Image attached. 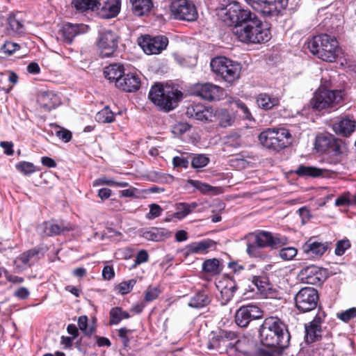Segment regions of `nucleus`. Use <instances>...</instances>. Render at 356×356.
Masks as SVG:
<instances>
[{
    "label": "nucleus",
    "instance_id": "1",
    "mask_svg": "<svg viewBox=\"0 0 356 356\" xmlns=\"http://www.w3.org/2000/svg\"><path fill=\"white\" fill-rule=\"evenodd\" d=\"M223 21L232 26L233 35L244 43H262L268 41L270 33L261 20L250 10L243 9L237 2L227 5L223 10Z\"/></svg>",
    "mask_w": 356,
    "mask_h": 356
},
{
    "label": "nucleus",
    "instance_id": "2",
    "mask_svg": "<svg viewBox=\"0 0 356 356\" xmlns=\"http://www.w3.org/2000/svg\"><path fill=\"white\" fill-rule=\"evenodd\" d=\"M259 337L264 346L280 349L287 348L291 338L285 323L274 316L264 321L259 329Z\"/></svg>",
    "mask_w": 356,
    "mask_h": 356
},
{
    "label": "nucleus",
    "instance_id": "3",
    "mask_svg": "<svg viewBox=\"0 0 356 356\" xmlns=\"http://www.w3.org/2000/svg\"><path fill=\"white\" fill-rule=\"evenodd\" d=\"M148 97L160 110L169 112L177 106L183 94L175 87L156 83L151 87Z\"/></svg>",
    "mask_w": 356,
    "mask_h": 356
},
{
    "label": "nucleus",
    "instance_id": "4",
    "mask_svg": "<svg viewBox=\"0 0 356 356\" xmlns=\"http://www.w3.org/2000/svg\"><path fill=\"white\" fill-rule=\"evenodd\" d=\"M245 238L247 240L246 252L252 257L259 256L260 248H277L278 246L285 245L288 241L285 236H281L279 234L273 235L269 232L260 230L248 234Z\"/></svg>",
    "mask_w": 356,
    "mask_h": 356
},
{
    "label": "nucleus",
    "instance_id": "5",
    "mask_svg": "<svg viewBox=\"0 0 356 356\" xmlns=\"http://www.w3.org/2000/svg\"><path fill=\"white\" fill-rule=\"evenodd\" d=\"M308 49L318 58L333 62L339 54V45L336 38L327 34L314 36L308 43Z\"/></svg>",
    "mask_w": 356,
    "mask_h": 356
},
{
    "label": "nucleus",
    "instance_id": "6",
    "mask_svg": "<svg viewBox=\"0 0 356 356\" xmlns=\"http://www.w3.org/2000/svg\"><path fill=\"white\" fill-rule=\"evenodd\" d=\"M258 138L263 147L279 152L291 144V135L286 129H268L261 132Z\"/></svg>",
    "mask_w": 356,
    "mask_h": 356
},
{
    "label": "nucleus",
    "instance_id": "7",
    "mask_svg": "<svg viewBox=\"0 0 356 356\" xmlns=\"http://www.w3.org/2000/svg\"><path fill=\"white\" fill-rule=\"evenodd\" d=\"M210 65L211 70L226 82L232 83L239 78L240 64L225 56L213 58Z\"/></svg>",
    "mask_w": 356,
    "mask_h": 356
},
{
    "label": "nucleus",
    "instance_id": "8",
    "mask_svg": "<svg viewBox=\"0 0 356 356\" xmlns=\"http://www.w3.org/2000/svg\"><path fill=\"white\" fill-rule=\"evenodd\" d=\"M343 98L341 90H328L320 87L314 94L309 104L315 111H322L336 106Z\"/></svg>",
    "mask_w": 356,
    "mask_h": 356
},
{
    "label": "nucleus",
    "instance_id": "9",
    "mask_svg": "<svg viewBox=\"0 0 356 356\" xmlns=\"http://www.w3.org/2000/svg\"><path fill=\"white\" fill-rule=\"evenodd\" d=\"M254 10L265 17L277 16L288 5V0H245Z\"/></svg>",
    "mask_w": 356,
    "mask_h": 356
},
{
    "label": "nucleus",
    "instance_id": "10",
    "mask_svg": "<svg viewBox=\"0 0 356 356\" xmlns=\"http://www.w3.org/2000/svg\"><path fill=\"white\" fill-rule=\"evenodd\" d=\"M315 147L318 151H328L334 156H339L343 154L347 149L346 144L344 141L328 134L317 136L315 141Z\"/></svg>",
    "mask_w": 356,
    "mask_h": 356
},
{
    "label": "nucleus",
    "instance_id": "11",
    "mask_svg": "<svg viewBox=\"0 0 356 356\" xmlns=\"http://www.w3.org/2000/svg\"><path fill=\"white\" fill-rule=\"evenodd\" d=\"M318 299L316 289L313 287H304L295 296L296 307L302 313L309 312L316 308Z\"/></svg>",
    "mask_w": 356,
    "mask_h": 356
},
{
    "label": "nucleus",
    "instance_id": "12",
    "mask_svg": "<svg viewBox=\"0 0 356 356\" xmlns=\"http://www.w3.org/2000/svg\"><path fill=\"white\" fill-rule=\"evenodd\" d=\"M170 11L175 19L188 22L195 21L197 12L193 3L188 0H176L170 6Z\"/></svg>",
    "mask_w": 356,
    "mask_h": 356
},
{
    "label": "nucleus",
    "instance_id": "13",
    "mask_svg": "<svg viewBox=\"0 0 356 356\" xmlns=\"http://www.w3.org/2000/svg\"><path fill=\"white\" fill-rule=\"evenodd\" d=\"M263 316L260 308L254 305L240 307L235 314V323L241 327H247L252 320L259 319Z\"/></svg>",
    "mask_w": 356,
    "mask_h": 356
},
{
    "label": "nucleus",
    "instance_id": "14",
    "mask_svg": "<svg viewBox=\"0 0 356 356\" xmlns=\"http://www.w3.org/2000/svg\"><path fill=\"white\" fill-rule=\"evenodd\" d=\"M300 280L306 284L320 285L327 278L325 269L315 265H309L302 268L298 273Z\"/></svg>",
    "mask_w": 356,
    "mask_h": 356
},
{
    "label": "nucleus",
    "instance_id": "15",
    "mask_svg": "<svg viewBox=\"0 0 356 356\" xmlns=\"http://www.w3.org/2000/svg\"><path fill=\"white\" fill-rule=\"evenodd\" d=\"M138 43L147 54H159L166 48L168 39L163 35L152 37L146 35L143 36Z\"/></svg>",
    "mask_w": 356,
    "mask_h": 356
},
{
    "label": "nucleus",
    "instance_id": "16",
    "mask_svg": "<svg viewBox=\"0 0 356 356\" xmlns=\"http://www.w3.org/2000/svg\"><path fill=\"white\" fill-rule=\"evenodd\" d=\"M118 36L111 31L106 30L100 34L98 46L102 58L109 57L113 54L118 47Z\"/></svg>",
    "mask_w": 356,
    "mask_h": 356
},
{
    "label": "nucleus",
    "instance_id": "17",
    "mask_svg": "<svg viewBox=\"0 0 356 356\" xmlns=\"http://www.w3.org/2000/svg\"><path fill=\"white\" fill-rule=\"evenodd\" d=\"M38 229L47 236H54L71 231L73 228L67 221L51 220L40 225Z\"/></svg>",
    "mask_w": 356,
    "mask_h": 356
},
{
    "label": "nucleus",
    "instance_id": "18",
    "mask_svg": "<svg viewBox=\"0 0 356 356\" xmlns=\"http://www.w3.org/2000/svg\"><path fill=\"white\" fill-rule=\"evenodd\" d=\"M223 89L216 85L205 83L197 84L193 94L208 101L218 100L223 95Z\"/></svg>",
    "mask_w": 356,
    "mask_h": 356
},
{
    "label": "nucleus",
    "instance_id": "19",
    "mask_svg": "<svg viewBox=\"0 0 356 356\" xmlns=\"http://www.w3.org/2000/svg\"><path fill=\"white\" fill-rule=\"evenodd\" d=\"M236 339L234 332L220 330L218 332H211L209 336L207 347L209 350H215L220 347L228 348V342Z\"/></svg>",
    "mask_w": 356,
    "mask_h": 356
},
{
    "label": "nucleus",
    "instance_id": "20",
    "mask_svg": "<svg viewBox=\"0 0 356 356\" xmlns=\"http://www.w3.org/2000/svg\"><path fill=\"white\" fill-rule=\"evenodd\" d=\"M330 245V242L320 241L316 237H311L302 245V250L307 255L321 257L329 249Z\"/></svg>",
    "mask_w": 356,
    "mask_h": 356
},
{
    "label": "nucleus",
    "instance_id": "21",
    "mask_svg": "<svg viewBox=\"0 0 356 356\" xmlns=\"http://www.w3.org/2000/svg\"><path fill=\"white\" fill-rule=\"evenodd\" d=\"M186 115L197 120L211 121L214 117L213 110L202 104H191L186 108Z\"/></svg>",
    "mask_w": 356,
    "mask_h": 356
},
{
    "label": "nucleus",
    "instance_id": "22",
    "mask_svg": "<svg viewBox=\"0 0 356 356\" xmlns=\"http://www.w3.org/2000/svg\"><path fill=\"white\" fill-rule=\"evenodd\" d=\"M140 86V80L134 73L123 74L122 77L118 80L116 87L123 91L133 92L138 90Z\"/></svg>",
    "mask_w": 356,
    "mask_h": 356
},
{
    "label": "nucleus",
    "instance_id": "23",
    "mask_svg": "<svg viewBox=\"0 0 356 356\" xmlns=\"http://www.w3.org/2000/svg\"><path fill=\"white\" fill-rule=\"evenodd\" d=\"M88 29V26L83 24H73L67 23L62 28L61 36L65 43L71 44L74 37L87 32Z\"/></svg>",
    "mask_w": 356,
    "mask_h": 356
},
{
    "label": "nucleus",
    "instance_id": "24",
    "mask_svg": "<svg viewBox=\"0 0 356 356\" xmlns=\"http://www.w3.org/2000/svg\"><path fill=\"white\" fill-rule=\"evenodd\" d=\"M38 103L45 111L56 108L60 103L59 97L53 91L41 92L38 97Z\"/></svg>",
    "mask_w": 356,
    "mask_h": 356
},
{
    "label": "nucleus",
    "instance_id": "25",
    "mask_svg": "<svg viewBox=\"0 0 356 356\" xmlns=\"http://www.w3.org/2000/svg\"><path fill=\"white\" fill-rule=\"evenodd\" d=\"M140 236L147 241L159 242L170 237L171 232L165 228L151 227L142 229Z\"/></svg>",
    "mask_w": 356,
    "mask_h": 356
},
{
    "label": "nucleus",
    "instance_id": "26",
    "mask_svg": "<svg viewBox=\"0 0 356 356\" xmlns=\"http://www.w3.org/2000/svg\"><path fill=\"white\" fill-rule=\"evenodd\" d=\"M131 12L136 17L147 16L153 8L152 0H129Z\"/></svg>",
    "mask_w": 356,
    "mask_h": 356
},
{
    "label": "nucleus",
    "instance_id": "27",
    "mask_svg": "<svg viewBox=\"0 0 356 356\" xmlns=\"http://www.w3.org/2000/svg\"><path fill=\"white\" fill-rule=\"evenodd\" d=\"M121 7V0H107L101 7L99 15L104 19H111L116 17Z\"/></svg>",
    "mask_w": 356,
    "mask_h": 356
},
{
    "label": "nucleus",
    "instance_id": "28",
    "mask_svg": "<svg viewBox=\"0 0 356 356\" xmlns=\"http://www.w3.org/2000/svg\"><path fill=\"white\" fill-rule=\"evenodd\" d=\"M356 121L348 118H343L339 122L333 124L334 131L343 136H349L355 129Z\"/></svg>",
    "mask_w": 356,
    "mask_h": 356
},
{
    "label": "nucleus",
    "instance_id": "29",
    "mask_svg": "<svg viewBox=\"0 0 356 356\" xmlns=\"http://www.w3.org/2000/svg\"><path fill=\"white\" fill-rule=\"evenodd\" d=\"M256 102L259 108L268 111L278 106L280 99L276 96L262 92L257 95Z\"/></svg>",
    "mask_w": 356,
    "mask_h": 356
},
{
    "label": "nucleus",
    "instance_id": "30",
    "mask_svg": "<svg viewBox=\"0 0 356 356\" xmlns=\"http://www.w3.org/2000/svg\"><path fill=\"white\" fill-rule=\"evenodd\" d=\"M124 73L123 65L114 63L106 67L104 70V76L110 81L118 83V80L121 79Z\"/></svg>",
    "mask_w": 356,
    "mask_h": 356
},
{
    "label": "nucleus",
    "instance_id": "31",
    "mask_svg": "<svg viewBox=\"0 0 356 356\" xmlns=\"http://www.w3.org/2000/svg\"><path fill=\"white\" fill-rule=\"evenodd\" d=\"M214 244L215 243L210 239L192 243L191 244L187 245L186 253L190 254L204 252L207 249L212 247Z\"/></svg>",
    "mask_w": 356,
    "mask_h": 356
},
{
    "label": "nucleus",
    "instance_id": "32",
    "mask_svg": "<svg viewBox=\"0 0 356 356\" xmlns=\"http://www.w3.org/2000/svg\"><path fill=\"white\" fill-rule=\"evenodd\" d=\"M211 302V299L207 293L204 291H200L195 293L190 300L188 306L193 308H202L208 305Z\"/></svg>",
    "mask_w": 356,
    "mask_h": 356
},
{
    "label": "nucleus",
    "instance_id": "33",
    "mask_svg": "<svg viewBox=\"0 0 356 356\" xmlns=\"http://www.w3.org/2000/svg\"><path fill=\"white\" fill-rule=\"evenodd\" d=\"M222 270L219 260L216 258L207 259L202 264V270L212 276L219 275Z\"/></svg>",
    "mask_w": 356,
    "mask_h": 356
},
{
    "label": "nucleus",
    "instance_id": "34",
    "mask_svg": "<svg viewBox=\"0 0 356 356\" xmlns=\"http://www.w3.org/2000/svg\"><path fill=\"white\" fill-rule=\"evenodd\" d=\"M257 288L258 291L264 293L270 289V283L267 276L262 273L261 275H252L249 279Z\"/></svg>",
    "mask_w": 356,
    "mask_h": 356
},
{
    "label": "nucleus",
    "instance_id": "35",
    "mask_svg": "<svg viewBox=\"0 0 356 356\" xmlns=\"http://www.w3.org/2000/svg\"><path fill=\"white\" fill-rule=\"evenodd\" d=\"M236 289V284L232 280L228 281L227 283L221 288L220 296L222 305L227 304L233 298Z\"/></svg>",
    "mask_w": 356,
    "mask_h": 356
},
{
    "label": "nucleus",
    "instance_id": "36",
    "mask_svg": "<svg viewBox=\"0 0 356 356\" xmlns=\"http://www.w3.org/2000/svg\"><path fill=\"white\" fill-rule=\"evenodd\" d=\"M322 328L312 325H305V341L308 343H314L321 338Z\"/></svg>",
    "mask_w": 356,
    "mask_h": 356
},
{
    "label": "nucleus",
    "instance_id": "37",
    "mask_svg": "<svg viewBox=\"0 0 356 356\" xmlns=\"http://www.w3.org/2000/svg\"><path fill=\"white\" fill-rule=\"evenodd\" d=\"M324 170L316 167L300 165L296 170V173L299 176H309L318 177L322 176Z\"/></svg>",
    "mask_w": 356,
    "mask_h": 356
},
{
    "label": "nucleus",
    "instance_id": "38",
    "mask_svg": "<svg viewBox=\"0 0 356 356\" xmlns=\"http://www.w3.org/2000/svg\"><path fill=\"white\" fill-rule=\"evenodd\" d=\"M130 318L129 314L120 307H113L110 311V324L117 325L122 320Z\"/></svg>",
    "mask_w": 356,
    "mask_h": 356
},
{
    "label": "nucleus",
    "instance_id": "39",
    "mask_svg": "<svg viewBox=\"0 0 356 356\" xmlns=\"http://www.w3.org/2000/svg\"><path fill=\"white\" fill-rule=\"evenodd\" d=\"M95 120L102 124L111 123L115 120V114L108 106H106L103 109L97 113Z\"/></svg>",
    "mask_w": 356,
    "mask_h": 356
},
{
    "label": "nucleus",
    "instance_id": "40",
    "mask_svg": "<svg viewBox=\"0 0 356 356\" xmlns=\"http://www.w3.org/2000/svg\"><path fill=\"white\" fill-rule=\"evenodd\" d=\"M72 5L74 8L83 13L88 10H94L99 4L98 0H73Z\"/></svg>",
    "mask_w": 356,
    "mask_h": 356
},
{
    "label": "nucleus",
    "instance_id": "41",
    "mask_svg": "<svg viewBox=\"0 0 356 356\" xmlns=\"http://www.w3.org/2000/svg\"><path fill=\"white\" fill-rule=\"evenodd\" d=\"M38 250L35 249L29 250L26 252L20 254L15 260V264L17 267H22V265L29 266V261L31 258L36 256L38 254Z\"/></svg>",
    "mask_w": 356,
    "mask_h": 356
},
{
    "label": "nucleus",
    "instance_id": "42",
    "mask_svg": "<svg viewBox=\"0 0 356 356\" xmlns=\"http://www.w3.org/2000/svg\"><path fill=\"white\" fill-rule=\"evenodd\" d=\"M190 184L195 188L200 191L203 194L214 193L216 194L219 191L218 188L213 187L206 183L201 182L197 180H190Z\"/></svg>",
    "mask_w": 356,
    "mask_h": 356
},
{
    "label": "nucleus",
    "instance_id": "43",
    "mask_svg": "<svg viewBox=\"0 0 356 356\" xmlns=\"http://www.w3.org/2000/svg\"><path fill=\"white\" fill-rule=\"evenodd\" d=\"M7 20L10 29L14 33L21 34L24 32V24L16 18L15 15H10Z\"/></svg>",
    "mask_w": 356,
    "mask_h": 356
},
{
    "label": "nucleus",
    "instance_id": "44",
    "mask_svg": "<svg viewBox=\"0 0 356 356\" xmlns=\"http://www.w3.org/2000/svg\"><path fill=\"white\" fill-rule=\"evenodd\" d=\"M228 348H234L236 351L246 353H248V350L246 348V339H237V336L236 335V339L229 341L228 342Z\"/></svg>",
    "mask_w": 356,
    "mask_h": 356
},
{
    "label": "nucleus",
    "instance_id": "45",
    "mask_svg": "<svg viewBox=\"0 0 356 356\" xmlns=\"http://www.w3.org/2000/svg\"><path fill=\"white\" fill-rule=\"evenodd\" d=\"M16 169L24 175H29L35 172V165L30 162L21 161L15 165Z\"/></svg>",
    "mask_w": 356,
    "mask_h": 356
},
{
    "label": "nucleus",
    "instance_id": "46",
    "mask_svg": "<svg viewBox=\"0 0 356 356\" xmlns=\"http://www.w3.org/2000/svg\"><path fill=\"white\" fill-rule=\"evenodd\" d=\"M176 209L177 211L172 214V218H176L181 220L191 213L189 209H188L186 202H179L177 204Z\"/></svg>",
    "mask_w": 356,
    "mask_h": 356
},
{
    "label": "nucleus",
    "instance_id": "47",
    "mask_svg": "<svg viewBox=\"0 0 356 356\" xmlns=\"http://www.w3.org/2000/svg\"><path fill=\"white\" fill-rule=\"evenodd\" d=\"M219 124L222 127L232 126L234 122L233 118L227 110H221L218 113Z\"/></svg>",
    "mask_w": 356,
    "mask_h": 356
},
{
    "label": "nucleus",
    "instance_id": "48",
    "mask_svg": "<svg viewBox=\"0 0 356 356\" xmlns=\"http://www.w3.org/2000/svg\"><path fill=\"white\" fill-rule=\"evenodd\" d=\"M209 162V159L204 154H197L191 161V165L194 168H202Z\"/></svg>",
    "mask_w": 356,
    "mask_h": 356
},
{
    "label": "nucleus",
    "instance_id": "49",
    "mask_svg": "<svg viewBox=\"0 0 356 356\" xmlns=\"http://www.w3.org/2000/svg\"><path fill=\"white\" fill-rule=\"evenodd\" d=\"M136 283V281L134 279H131L127 281L122 282L118 285L117 288L121 294L124 295L129 293L132 290Z\"/></svg>",
    "mask_w": 356,
    "mask_h": 356
},
{
    "label": "nucleus",
    "instance_id": "50",
    "mask_svg": "<svg viewBox=\"0 0 356 356\" xmlns=\"http://www.w3.org/2000/svg\"><path fill=\"white\" fill-rule=\"evenodd\" d=\"M297 250L293 247L282 248L280 250V256L284 260H291L297 254Z\"/></svg>",
    "mask_w": 356,
    "mask_h": 356
},
{
    "label": "nucleus",
    "instance_id": "51",
    "mask_svg": "<svg viewBox=\"0 0 356 356\" xmlns=\"http://www.w3.org/2000/svg\"><path fill=\"white\" fill-rule=\"evenodd\" d=\"M337 317L343 322H348L356 317V307L350 308L337 314Z\"/></svg>",
    "mask_w": 356,
    "mask_h": 356
},
{
    "label": "nucleus",
    "instance_id": "52",
    "mask_svg": "<svg viewBox=\"0 0 356 356\" xmlns=\"http://www.w3.org/2000/svg\"><path fill=\"white\" fill-rule=\"evenodd\" d=\"M20 47L18 44L10 41H7L2 46L1 50L3 54L8 56L13 54L15 51L19 49Z\"/></svg>",
    "mask_w": 356,
    "mask_h": 356
},
{
    "label": "nucleus",
    "instance_id": "53",
    "mask_svg": "<svg viewBox=\"0 0 356 356\" xmlns=\"http://www.w3.org/2000/svg\"><path fill=\"white\" fill-rule=\"evenodd\" d=\"M350 247V243L348 240L339 241L336 244L334 252L338 256H341L345 253V251Z\"/></svg>",
    "mask_w": 356,
    "mask_h": 356
},
{
    "label": "nucleus",
    "instance_id": "54",
    "mask_svg": "<svg viewBox=\"0 0 356 356\" xmlns=\"http://www.w3.org/2000/svg\"><path fill=\"white\" fill-rule=\"evenodd\" d=\"M78 325L79 329L86 334L90 335L92 333L93 329H88V317L86 316H81L78 319Z\"/></svg>",
    "mask_w": 356,
    "mask_h": 356
},
{
    "label": "nucleus",
    "instance_id": "55",
    "mask_svg": "<svg viewBox=\"0 0 356 356\" xmlns=\"http://www.w3.org/2000/svg\"><path fill=\"white\" fill-rule=\"evenodd\" d=\"M162 211L163 209L159 204H152L149 205V211L147 214V218L151 220L154 219L161 215Z\"/></svg>",
    "mask_w": 356,
    "mask_h": 356
},
{
    "label": "nucleus",
    "instance_id": "56",
    "mask_svg": "<svg viewBox=\"0 0 356 356\" xmlns=\"http://www.w3.org/2000/svg\"><path fill=\"white\" fill-rule=\"evenodd\" d=\"M325 316V313L323 311H318L313 321L309 324L321 328V325L324 322Z\"/></svg>",
    "mask_w": 356,
    "mask_h": 356
},
{
    "label": "nucleus",
    "instance_id": "57",
    "mask_svg": "<svg viewBox=\"0 0 356 356\" xmlns=\"http://www.w3.org/2000/svg\"><path fill=\"white\" fill-rule=\"evenodd\" d=\"M30 295V291L26 287L18 288L13 293V296L20 300H26Z\"/></svg>",
    "mask_w": 356,
    "mask_h": 356
},
{
    "label": "nucleus",
    "instance_id": "58",
    "mask_svg": "<svg viewBox=\"0 0 356 356\" xmlns=\"http://www.w3.org/2000/svg\"><path fill=\"white\" fill-rule=\"evenodd\" d=\"M226 143L229 146L238 147L241 144L240 136L238 134L230 135L227 137Z\"/></svg>",
    "mask_w": 356,
    "mask_h": 356
},
{
    "label": "nucleus",
    "instance_id": "59",
    "mask_svg": "<svg viewBox=\"0 0 356 356\" xmlns=\"http://www.w3.org/2000/svg\"><path fill=\"white\" fill-rule=\"evenodd\" d=\"M172 163L175 167H182L184 168H187L189 164L188 159L180 156L174 157Z\"/></svg>",
    "mask_w": 356,
    "mask_h": 356
},
{
    "label": "nucleus",
    "instance_id": "60",
    "mask_svg": "<svg viewBox=\"0 0 356 356\" xmlns=\"http://www.w3.org/2000/svg\"><path fill=\"white\" fill-rule=\"evenodd\" d=\"M159 293V291L157 288H150L146 291L145 299L148 302L152 301L158 297Z\"/></svg>",
    "mask_w": 356,
    "mask_h": 356
},
{
    "label": "nucleus",
    "instance_id": "61",
    "mask_svg": "<svg viewBox=\"0 0 356 356\" xmlns=\"http://www.w3.org/2000/svg\"><path fill=\"white\" fill-rule=\"evenodd\" d=\"M149 255L146 250H142L138 252L135 259V264L139 265L148 261Z\"/></svg>",
    "mask_w": 356,
    "mask_h": 356
},
{
    "label": "nucleus",
    "instance_id": "62",
    "mask_svg": "<svg viewBox=\"0 0 356 356\" xmlns=\"http://www.w3.org/2000/svg\"><path fill=\"white\" fill-rule=\"evenodd\" d=\"M56 136L65 143H67L72 139V133L67 129L58 131Z\"/></svg>",
    "mask_w": 356,
    "mask_h": 356
},
{
    "label": "nucleus",
    "instance_id": "63",
    "mask_svg": "<svg viewBox=\"0 0 356 356\" xmlns=\"http://www.w3.org/2000/svg\"><path fill=\"white\" fill-rule=\"evenodd\" d=\"M115 275L114 270L112 266H106L102 270V276L104 279L110 280Z\"/></svg>",
    "mask_w": 356,
    "mask_h": 356
},
{
    "label": "nucleus",
    "instance_id": "64",
    "mask_svg": "<svg viewBox=\"0 0 356 356\" xmlns=\"http://www.w3.org/2000/svg\"><path fill=\"white\" fill-rule=\"evenodd\" d=\"M334 204L337 207L350 206L352 201L346 195H341L335 200Z\"/></svg>",
    "mask_w": 356,
    "mask_h": 356
}]
</instances>
